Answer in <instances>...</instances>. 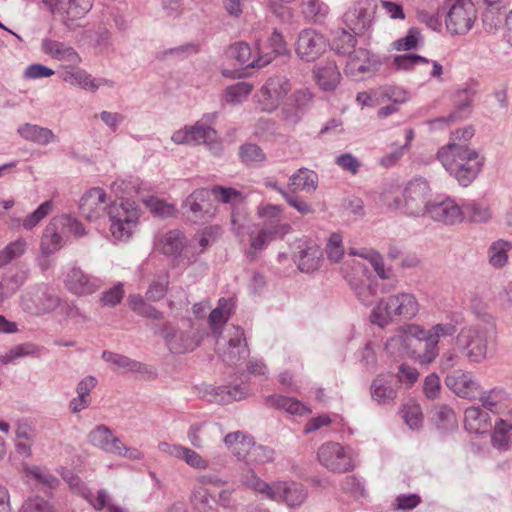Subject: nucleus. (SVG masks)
Instances as JSON below:
<instances>
[{
    "label": "nucleus",
    "mask_w": 512,
    "mask_h": 512,
    "mask_svg": "<svg viewBox=\"0 0 512 512\" xmlns=\"http://www.w3.org/2000/svg\"><path fill=\"white\" fill-rule=\"evenodd\" d=\"M455 332L456 326L451 323L436 324L429 331L419 325L409 324L387 340L385 350L393 357L407 354L421 364H430L438 356L439 338L452 336Z\"/></svg>",
    "instance_id": "1"
},
{
    "label": "nucleus",
    "mask_w": 512,
    "mask_h": 512,
    "mask_svg": "<svg viewBox=\"0 0 512 512\" xmlns=\"http://www.w3.org/2000/svg\"><path fill=\"white\" fill-rule=\"evenodd\" d=\"M437 157L445 170L463 187L469 186L477 178L485 162L484 156L478 151L455 142H449L439 149Z\"/></svg>",
    "instance_id": "2"
},
{
    "label": "nucleus",
    "mask_w": 512,
    "mask_h": 512,
    "mask_svg": "<svg viewBox=\"0 0 512 512\" xmlns=\"http://www.w3.org/2000/svg\"><path fill=\"white\" fill-rule=\"evenodd\" d=\"M419 312V303L412 293L401 292L380 299L371 311L370 321L381 328L388 326L395 317L413 319Z\"/></svg>",
    "instance_id": "3"
},
{
    "label": "nucleus",
    "mask_w": 512,
    "mask_h": 512,
    "mask_svg": "<svg viewBox=\"0 0 512 512\" xmlns=\"http://www.w3.org/2000/svg\"><path fill=\"white\" fill-rule=\"evenodd\" d=\"M431 188L424 178H414L407 183L402 192V198L396 197L394 204L397 209H404L407 214L413 216L426 215L428 206L432 201L428 200Z\"/></svg>",
    "instance_id": "4"
},
{
    "label": "nucleus",
    "mask_w": 512,
    "mask_h": 512,
    "mask_svg": "<svg viewBox=\"0 0 512 512\" xmlns=\"http://www.w3.org/2000/svg\"><path fill=\"white\" fill-rule=\"evenodd\" d=\"M110 231L116 240H127L139 219V210L134 202L121 199L108 207Z\"/></svg>",
    "instance_id": "5"
},
{
    "label": "nucleus",
    "mask_w": 512,
    "mask_h": 512,
    "mask_svg": "<svg viewBox=\"0 0 512 512\" xmlns=\"http://www.w3.org/2000/svg\"><path fill=\"white\" fill-rule=\"evenodd\" d=\"M450 5L446 15L447 30L454 35H465L474 25L476 9L471 0H447Z\"/></svg>",
    "instance_id": "6"
},
{
    "label": "nucleus",
    "mask_w": 512,
    "mask_h": 512,
    "mask_svg": "<svg viewBox=\"0 0 512 512\" xmlns=\"http://www.w3.org/2000/svg\"><path fill=\"white\" fill-rule=\"evenodd\" d=\"M43 4L53 15L61 18L67 29L74 30L80 26L76 21L92 8L93 0H43Z\"/></svg>",
    "instance_id": "7"
},
{
    "label": "nucleus",
    "mask_w": 512,
    "mask_h": 512,
    "mask_svg": "<svg viewBox=\"0 0 512 512\" xmlns=\"http://www.w3.org/2000/svg\"><path fill=\"white\" fill-rule=\"evenodd\" d=\"M488 329L483 326H470L461 330L457 344L465 350L470 362L481 363L487 356Z\"/></svg>",
    "instance_id": "8"
},
{
    "label": "nucleus",
    "mask_w": 512,
    "mask_h": 512,
    "mask_svg": "<svg viewBox=\"0 0 512 512\" xmlns=\"http://www.w3.org/2000/svg\"><path fill=\"white\" fill-rule=\"evenodd\" d=\"M317 457L320 464L331 472L346 473L355 468L351 450L336 442L322 444Z\"/></svg>",
    "instance_id": "9"
},
{
    "label": "nucleus",
    "mask_w": 512,
    "mask_h": 512,
    "mask_svg": "<svg viewBox=\"0 0 512 512\" xmlns=\"http://www.w3.org/2000/svg\"><path fill=\"white\" fill-rule=\"evenodd\" d=\"M161 335L170 352L174 354L191 352L200 344L198 332L190 324L187 329H181L165 322L161 327Z\"/></svg>",
    "instance_id": "10"
},
{
    "label": "nucleus",
    "mask_w": 512,
    "mask_h": 512,
    "mask_svg": "<svg viewBox=\"0 0 512 512\" xmlns=\"http://www.w3.org/2000/svg\"><path fill=\"white\" fill-rule=\"evenodd\" d=\"M290 90L291 84L286 76L276 75L268 78L256 94L261 110L272 112L277 109Z\"/></svg>",
    "instance_id": "11"
},
{
    "label": "nucleus",
    "mask_w": 512,
    "mask_h": 512,
    "mask_svg": "<svg viewBox=\"0 0 512 512\" xmlns=\"http://www.w3.org/2000/svg\"><path fill=\"white\" fill-rule=\"evenodd\" d=\"M359 271L363 274L361 277H351L348 283L354 291L357 299L365 306H370L374 303L375 298L379 292L388 293L395 289V285L380 284L377 280L373 279L370 275H365V269L358 267Z\"/></svg>",
    "instance_id": "12"
},
{
    "label": "nucleus",
    "mask_w": 512,
    "mask_h": 512,
    "mask_svg": "<svg viewBox=\"0 0 512 512\" xmlns=\"http://www.w3.org/2000/svg\"><path fill=\"white\" fill-rule=\"evenodd\" d=\"M183 214L194 222H206L215 215L210 203V192L206 188L193 191L182 204Z\"/></svg>",
    "instance_id": "13"
},
{
    "label": "nucleus",
    "mask_w": 512,
    "mask_h": 512,
    "mask_svg": "<svg viewBox=\"0 0 512 512\" xmlns=\"http://www.w3.org/2000/svg\"><path fill=\"white\" fill-rule=\"evenodd\" d=\"M225 57L234 64L258 69L267 66L273 60V56L263 54V50H258L256 56H253L250 45L244 41H238L229 45L225 50Z\"/></svg>",
    "instance_id": "14"
},
{
    "label": "nucleus",
    "mask_w": 512,
    "mask_h": 512,
    "mask_svg": "<svg viewBox=\"0 0 512 512\" xmlns=\"http://www.w3.org/2000/svg\"><path fill=\"white\" fill-rule=\"evenodd\" d=\"M227 343L220 353L222 360L228 365H234L250 354V349L245 337L244 329L240 326H232L227 330Z\"/></svg>",
    "instance_id": "15"
},
{
    "label": "nucleus",
    "mask_w": 512,
    "mask_h": 512,
    "mask_svg": "<svg viewBox=\"0 0 512 512\" xmlns=\"http://www.w3.org/2000/svg\"><path fill=\"white\" fill-rule=\"evenodd\" d=\"M382 61L379 56L371 54L368 50L359 48L348 57L345 73L355 79L362 74H375L380 70Z\"/></svg>",
    "instance_id": "16"
},
{
    "label": "nucleus",
    "mask_w": 512,
    "mask_h": 512,
    "mask_svg": "<svg viewBox=\"0 0 512 512\" xmlns=\"http://www.w3.org/2000/svg\"><path fill=\"white\" fill-rule=\"evenodd\" d=\"M326 47V39L322 34L313 29H304L298 36L296 53L303 61L311 62L322 55Z\"/></svg>",
    "instance_id": "17"
},
{
    "label": "nucleus",
    "mask_w": 512,
    "mask_h": 512,
    "mask_svg": "<svg viewBox=\"0 0 512 512\" xmlns=\"http://www.w3.org/2000/svg\"><path fill=\"white\" fill-rule=\"evenodd\" d=\"M197 395L210 403L227 404L232 401H239L247 395L246 388L240 385L233 387L213 386L210 384H202L196 387Z\"/></svg>",
    "instance_id": "18"
},
{
    "label": "nucleus",
    "mask_w": 512,
    "mask_h": 512,
    "mask_svg": "<svg viewBox=\"0 0 512 512\" xmlns=\"http://www.w3.org/2000/svg\"><path fill=\"white\" fill-rule=\"evenodd\" d=\"M64 283L68 291L77 296L93 294L102 286V281L99 278L85 273L78 266L70 268L66 274Z\"/></svg>",
    "instance_id": "19"
},
{
    "label": "nucleus",
    "mask_w": 512,
    "mask_h": 512,
    "mask_svg": "<svg viewBox=\"0 0 512 512\" xmlns=\"http://www.w3.org/2000/svg\"><path fill=\"white\" fill-rule=\"evenodd\" d=\"M462 207L452 198L435 199L428 206L426 215L437 222L454 225L463 221Z\"/></svg>",
    "instance_id": "20"
},
{
    "label": "nucleus",
    "mask_w": 512,
    "mask_h": 512,
    "mask_svg": "<svg viewBox=\"0 0 512 512\" xmlns=\"http://www.w3.org/2000/svg\"><path fill=\"white\" fill-rule=\"evenodd\" d=\"M59 77L66 83L79 86L90 92L97 91L103 85L112 86L113 84L105 78H94L87 71L77 68L73 64L63 67L59 72Z\"/></svg>",
    "instance_id": "21"
},
{
    "label": "nucleus",
    "mask_w": 512,
    "mask_h": 512,
    "mask_svg": "<svg viewBox=\"0 0 512 512\" xmlns=\"http://www.w3.org/2000/svg\"><path fill=\"white\" fill-rule=\"evenodd\" d=\"M106 192L100 187L87 191L80 200L79 209L83 217L89 221L98 219L107 209Z\"/></svg>",
    "instance_id": "22"
},
{
    "label": "nucleus",
    "mask_w": 512,
    "mask_h": 512,
    "mask_svg": "<svg viewBox=\"0 0 512 512\" xmlns=\"http://www.w3.org/2000/svg\"><path fill=\"white\" fill-rule=\"evenodd\" d=\"M312 99L313 95L307 88L295 91L290 98V103L282 110L284 120L290 125L297 124L309 109Z\"/></svg>",
    "instance_id": "23"
},
{
    "label": "nucleus",
    "mask_w": 512,
    "mask_h": 512,
    "mask_svg": "<svg viewBox=\"0 0 512 512\" xmlns=\"http://www.w3.org/2000/svg\"><path fill=\"white\" fill-rule=\"evenodd\" d=\"M290 229L291 226L288 223H271L270 225H265V227L258 232L256 237L251 240L247 256L251 260H254L258 251L264 250L276 236L283 237L286 235Z\"/></svg>",
    "instance_id": "24"
},
{
    "label": "nucleus",
    "mask_w": 512,
    "mask_h": 512,
    "mask_svg": "<svg viewBox=\"0 0 512 512\" xmlns=\"http://www.w3.org/2000/svg\"><path fill=\"white\" fill-rule=\"evenodd\" d=\"M307 497V491L303 485L295 482H275L271 499L284 501L288 506L295 507L301 505Z\"/></svg>",
    "instance_id": "25"
},
{
    "label": "nucleus",
    "mask_w": 512,
    "mask_h": 512,
    "mask_svg": "<svg viewBox=\"0 0 512 512\" xmlns=\"http://www.w3.org/2000/svg\"><path fill=\"white\" fill-rule=\"evenodd\" d=\"M22 298L23 301H30L32 303L27 305L28 309H35L37 312L42 313L51 312L59 305V298L42 286L30 287Z\"/></svg>",
    "instance_id": "26"
},
{
    "label": "nucleus",
    "mask_w": 512,
    "mask_h": 512,
    "mask_svg": "<svg viewBox=\"0 0 512 512\" xmlns=\"http://www.w3.org/2000/svg\"><path fill=\"white\" fill-rule=\"evenodd\" d=\"M88 442L93 446L110 454L120 453L121 440L113 435L112 430L106 425H97L87 436Z\"/></svg>",
    "instance_id": "27"
},
{
    "label": "nucleus",
    "mask_w": 512,
    "mask_h": 512,
    "mask_svg": "<svg viewBox=\"0 0 512 512\" xmlns=\"http://www.w3.org/2000/svg\"><path fill=\"white\" fill-rule=\"evenodd\" d=\"M446 386L456 395L462 398H469L478 389V383L474 380L473 375L462 370H455L445 379Z\"/></svg>",
    "instance_id": "28"
},
{
    "label": "nucleus",
    "mask_w": 512,
    "mask_h": 512,
    "mask_svg": "<svg viewBox=\"0 0 512 512\" xmlns=\"http://www.w3.org/2000/svg\"><path fill=\"white\" fill-rule=\"evenodd\" d=\"M474 92L469 88L458 90L455 94L454 109L447 117H439L432 121L436 123H451L465 119L471 112Z\"/></svg>",
    "instance_id": "29"
},
{
    "label": "nucleus",
    "mask_w": 512,
    "mask_h": 512,
    "mask_svg": "<svg viewBox=\"0 0 512 512\" xmlns=\"http://www.w3.org/2000/svg\"><path fill=\"white\" fill-rule=\"evenodd\" d=\"M41 50L44 54L58 61H66L73 65L81 63V57L76 50L63 42L44 38L41 41Z\"/></svg>",
    "instance_id": "30"
},
{
    "label": "nucleus",
    "mask_w": 512,
    "mask_h": 512,
    "mask_svg": "<svg viewBox=\"0 0 512 512\" xmlns=\"http://www.w3.org/2000/svg\"><path fill=\"white\" fill-rule=\"evenodd\" d=\"M397 386L393 376H377L370 387L372 399L383 405L392 403L397 397Z\"/></svg>",
    "instance_id": "31"
},
{
    "label": "nucleus",
    "mask_w": 512,
    "mask_h": 512,
    "mask_svg": "<svg viewBox=\"0 0 512 512\" xmlns=\"http://www.w3.org/2000/svg\"><path fill=\"white\" fill-rule=\"evenodd\" d=\"M190 127V145L204 144L215 155H219L222 146L217 140V132L214 128L200 123Z\"/></svg>",
    "instance_id": "32"
},
{
    "label": "nucleus",
    "mask_w": 512,
    "mask_h": 512,
    "mask_svg": "<svg viewBox=\"0 0 512 512\" xmlns=\"http://www.w3.org/2000/svg\"><path fill=\"white\" fill-rule=\"evenodd\" d=\"M17 133L25 141L39 146H47L57 140V136L51 129L28 122L20 125L17 128Z\"/></svg>",
    "instance_id": "33"
},
{
    "label": "nucleus",
    "mask_w": 512,
    "mask_h": 512,
    "mask_svg": "<svg viewBox=\"0 0 512 512\" xmlns=\"http://www.w3.org/2000/svg\"><path fill=\"white\" fill-rule=\"evenodd\" d=\"M63 232L61 224L57 222V217H54L43 231L40 243V249L43 254H53L63 247L65 243L62 236Z\"/></svg>",
    "instance_id": "34"
},
{
    "label": "nucleus",
    "mask_w": 512,
    "mask_h": 512,
    "mask_svg": "<svg viewBox=\"0 0 512 512\" xmlns=\"http://www.w3.org/2000/svg\"><path fill=\"white\" fill-rule=\"evenodd\" d=\"M344 21L354 34L364 33L370 26L371 14L366 2H358L344 14Z\"/></svg>",
    "instance_id": "35"
},
{
    "label": "nucleus",
    "mask_w": 512,
    "mask_h": 512,
    "mask_svg": "<svg viewBox=\"0 0 512 512\" xmlns=\"http://www.w3.org/2000/svg\"><path fill=\"white\" fill-rule=\"evenodd\" d=\"M314 77L322 90L332 91L340 82L341 74L335 61H327L315 67Z\"/></svg>",
    "instance_id": "36"
},
{
    "label": "nucleus",
    "mask_w": 512,
    "mask_h": 512,
    "mask_svg": "<svg viewBox=\"0 0 512 512\" xmlns=\"http://www.w3.org/2000/svg\"><path fill=\"white\" fill-rule=\"evenodd\" d=\"M464 424L469 432L476 434L484 433L492 427L489 414L477 406L465 410Z\"/></svg>",
    "instance_id": "37"
},
{
    "label": "nucleus",
    "mask_w": 512,
    "mask_h": 512,
    "mask_svg": "<svg viewBox=\"0 0 512 512\" xmlns=\"http://www.w3.org/2000/svg\"><path fill=\"white\" fill-rule=\"evenodd\" d=\"M26 477L31 485L42 490L44 493L59 485V479L44 467L32 466L27 468Z\"/></svg>",
    "instance_id": "38"
},
{
    "label": "nucleus",
    "mask_w": 512,
    "mask_h": 512,
    "mask_svg": "<svg viewBox=\"0 0 512 512\" xmlns=\"http://www.w3.org/2000/svg\"><path fill=\"white\" fill-rule=\"evenodd\" d=\"M318 187V175L307 168H300L289 178V189L295 193L297 191L314 192Z\"/></svg>",
    "instance_id": "39"
},
{
    "label": "nucleus",
    "mask_w": 512,
    "mask_h": 512,
    "mask_svg": "<svg viewBox=\"0 0 512 512\" xmlns=\"http://www.w3.org/2000/svg\"><path fill=\"white\" fill-rule=\"evenodd\" d=\"M512 250V243L505 239L493 241L487 250L488 263L494 269L505 267L509 260V252Z\"/></svg>",
    "instance_id": "40"
},
{
    "label": "nucleus",
    "mask_w": 512,
    "mask_h": 512,
    "mask_svg": "<svg viewBox=\"0 0 512 512\" xmlns=\"http://www.w3.org/2000/svg\"><path fill=\"white\" fill-rule=\"evenodd\" d=\"M234 304L231 299L221 298L218 306L209 315V325L214 335H221L222 328L232 314Z\"/></svg>",
    "instance_id": "41"
},
{
    "label": "nucleus",
    "mask_w": 512,
    "mask_h": 512,
    "mask_svg": "<svg viewBox=\"0 0 512 512\" xmlns=\"http://www.w3.org/2000/svg\"><path fill=\"white\" fill-rule=\"evenodd\" d=\"M185 248L188 252L186 237L179 230H170L161 239V250L165 255L180 257Z\"/></svg>",
    "instance_id": "42"
},
{
    "label": "nucleus",
    "mask_w": 512,
    "mask_h": 512,
    "mask_svg": "<svg viewBox=\"0 0 512 512\" xmlns=\"http://www.w3.org/2000/svg\"><path fill=\"white\" fill-rule=\"evenodd\" d=\"M321 257L322 252L317 245H306L299 251L297 266L301 272H313L319 268Z\"/></svg>",
    "instance_id": "43"
},
{
    "label": "nucleus",
    "mask_w": 512,
    "mask_h": 512,
    "mask_svg": "<svg viewBox=\"0 0 512 512\" xmlns=\"http://www.w3.org/2000/svg\"><path fill=\"white\" fill-rule=\"evenodd\" d=\"M463 220L466 218L471 222H487L491 218L489 206L482 200H468L462 205Z\"/></svg>",
    "instance_id": "44"
},
{
    "label": "nucleus",
    "mask_w": 512,
    "mask_h": 512,
    "mask_svg": "<svg viewBox=\"0 0 512 512\" xmlns=\"http://www.w3.org/2000/svg\"><path fill=\"white\" fill-rule=\"evenodd\" d=\"M276 452L273 448L256 444L252 439V444L247 445V451L245 453V459L248 464H267L274 461Z\"/></svg>",
    "instance_id": "45"
},
{
    "label": "nucleus",
    "mask_w": 512,
    "mask_h": 512,
    "mask_svg": "<svg viewBox=\"0 0 512 512\" xmlns=\"http://www.w3.org/2000/svg\"><path fill=\"white\" fill-rule=\"evenodd\" d=\"M265 404L269 407L285 410L290 414L303 415L308 409L295 398L282 395H270L265 398Z\"/></svg>",
    "instance_id": "46"
},
{
    "label": "nucleus",
    "mask_w": 512,
    "mask_h": 512,
    "mask_svg": "<svg viewBox=\"0 0 512 512\" xmlns=\"http://www.w3.org/2000/svg\"><path fill=\"white\" fill-rule=\"evenodd\" d=\"M102 358L104 361L112 363L118 369H121L125 372H138V373H147L148 368L142 363L133 360L127 356L110 352L103 351Z\"/></svg>",
    "instance_id": "47"
},
{
    "label": "nucleus",
    "mask_w": 512,
    "mask_h": 512,
    "mask_svg": "<svg viewBox=\"0 0 512 512\" xmlns=\"http://www.w3.org/2000/svg\"><path fill=\"white\" fill-rule=\"evenodd\" d=\"M223 441L234 456L242 460L245 459L247 445L252 444V437L242 431H235L228 433Z\"/></svg>",
    "instance_id": "48"
},
{
    "label": "nucleus",
    "mask_w": 512,
    "mask_h": 512,
    "mask_svg": "<svg viewBox=\"0 0 512 512\" xmlns=\"http://www.w3.org/2000/svg\"><path fill=\"white\" fill-rule=\"evenodd\" d=\"M84 497L98 511L106 509L108 512H129L127 508L111 503L104 489L98 490L96 494L89 491Z\"/></svg>",
    "instance_id": "49"
},
{
    "label": "nucleus",
    "mask_w": 512,
    "mask_h": 512,
    "mask_svg": "<svg viewBox=\"0 0 512 512\" xmlns=\"http://www.w3.org/2000/svg\"><path fill=\"white\" fill-rule=\"evenodd\" d=\"M219 230L220 229L217 226H210L204 228L195 236L194 241H197L200 250L196 253L193 252L191 256L187 255V251L185 252L183 258L187 259L188 264L193 263L197 259V256L203 253L211 245V243L215 241L219 234Z\"/></svg>",
    "instance_id": "50"
},
{
    "label": "nucleus",
    "mask_w": 512,
    "mask_h": 512,
    "mask_svg": "<svg viewBox=\"0 0 512 512\" xmlns=\"http://www.w3.org/2000/svg\"><path fill=\"white\" fill-rule=\"evenodd\" d=\"M128 302L133 312L141 317L157 320L163 318V313L148 304L139 294L130 295Z\"/></svg>",
    "instance_id": "51"
},
{
    "label": "nucleus",
    "mask_w": 512,
    "mask_h": 512,
    "mask_svg": "<svg viewBox=\"0 0 512 512\" xmlns=\"http://www.w3.org/2000/svg\"><path fill=\"white\" fill-rule=\"evenodd\" d=\"M512 430V424L503 419L495 422L494 431L491 435V443L494 448L500 451H506L509 448L510 438L508 433Z\"/></svg>",
    "instance_id": "52"
},
{
    "label": "nucleus",
    "mask_w": 512,
    "mask_h": 512,
    "mask_svg": "<svg viewBox=\"0 0 512 512\" xmlns=\"http://www.w3.org/2000/svg\"><path fill=\"white\" fill-rule=\"evenodd\" d=\"M433 420L438 428L448 430L457 426L455 413L448 405H437L433 409Z\"/></svg>",
    "instance_id": "53"
},
{
    "label": "nucleus",
    "mask_w": 512,
    "mask_h": 512,
    "mask_svg": "<svg viewBox=\"0 0 512 512\" xmlns=\"http://www.w3.org/2000/svg\"><path fill=\"white\" fill-rule=\"evenodd\" d=\"M209 192L210 196H214L218 202L223 204L236 205L243 199L242 192L232 187L215 185Z\"/></svg>",
    "instance_id": "54"
},
{
    "label": "nucleus",
    "mask_w": 512,
    "mask_h": 512,
    "mask_svg": "<svg viewBox=\"0 0 512 512\" xmlns=\"http://www.w3.org/2000/svg\"><path fill=\"white\" fill-rule=\"evenodd\" d=\"M39 352V347L34 343H22L13 346L7 353L0 355V362L2 364H9L14 360L26 356H33Z\"/></svg>",
    "instance_id": "55"
},
{
    "label": "nucleus",
    "mask_w": 512,
    "mask_h": 512,
    "mask_svg": "<svg viewBox=\"0 0 512 512\" xmlns=\"http://www.w3.org/2000/svg\"><path fill=\"white\" fill-rule=\"evenodd\" d=\"M53 209V201L47 200L40 204L36 210H34L32 213L28 214L23 220H22V227L30 231L34 227H36L45 217H47Z\"/></svg>",
    "instance_id": "56"
},
{
    "label": "nucleus",
    "mask_w": 512,
    "mask_h": 512,
    "mask_svg": "<svg viewBox=\"0 0 512 512\" xmlns=\"http://www.w3.org/2000/svg\"><path fill=\"white\" fill-rule=\"evenodd\" d=\"M27 243L23 238H18L9 243L0 251V267L9 264L12 260L24 254Z\"/></svg>",
    "instance_id": "57"
},
{
    "label": "nucleus",
    "mask_w": 512,
    "mask_h": 512,
    "mask_svg": "<svg viewBox=\"0 0 512 512\" xmlns=\"http://www.w3.org/2000/svg\"><path fill=\"white\" fill-rule=\"evenodd\" d=\"M506 399V391L498 387L482 392L479 398L482 406L491 412H495L498 408V405Z\"/></svg>",
    "instance_id": "58"
},
{
    "label": "nucleus",
    "mask_w": 512,
    "mask_h": 512,
    "mask_svg": "<svg viewBox=\"0 0 512 512\" xmlns=\"http://www.w3.org/2000/svg\"><path fill=\"white\" fill-rule=\"evenodd\" d=\"M252 91V85L247 82H238L225 89L224 100L230 104L241 103Z\"/></svg>",
    "instance_id": "59"
},
{
    "label": "nucleus",
    "mask_w": 512,
    "mask_h": 512,
    "mask_svg": "<svg viewBox=\"0 0 512 512\" xmlns=\"http://www.w3.org/2000/svg\"><path fill=\"white\" fill-rule=\"evenodd\" d=\"M355 45V36L346 30H342L341 33L333 40L332 49L337 54L347 55L349 57L352 52L357 50L355 49Z\"/></svg>",
    "instance_id": "60"
},
{
    "label": "nucleus",
    "mask_w": 512,
    "mask_h": 512,
    "mask_svg": "<svg viewBox=\"0 0 512 512\" xmlns=\"http://www.w3.org/2000/svg\"><path fill=\"white\" fill-rule=\"evenodd\" d=\"M178 459L183 460L188 466L197 470H206L209 468V461L203 458L196 451L182 446L177 457Z\"/></svg>",
    "instance_id": "61"
},
{
    "label": "nucleus",
    "mask_w": 512,
    "mask_h": 512,
    "mask_svg": "<svg viewBox=\"0 0 512 512\" xmlns=\"http://www.w3.org/2000/svg\"><path fill=\"white\" fill-rule=\"evenodd\" d=\"M242 480L247 487L262 493L271 499V494L274 490V483H266L260 479L253 470H249L246 474H244Z\"/></svg>",
    "instance_id": "62"
},
{
    "label": "nucleus",
    "mask_w": 512,
    "mask_h": 512,
    "mask_svg": "<svg viewBox=\"0 0 512 512\" xmlns=\"http://www.w3.org/2000/svg\"><path fill=\"white\" fill-rule=\"evenodd\" d=\"M500 7L494 6V7H488L483 13L482 16V22H483V28L486 32L490 34H495L501 24H502V16L499 12Z\"/></svg>",
    "instance_id": "63"
},
{
    "label": "nucleus",
    "mask_w": 512,
    "mask_h": 512,
    "mask_svg": "<svg viewBox=\"0 0 512 512\" xmlns=\"http://www.w3.org/2000/svg\"><path fill=\"white\" fill-rule=\"evenodd\" d=\"M376 94H379V97H381V102L384 100H390L394 104H401L409 100V93L397 86H383L380 87Z\"/></svg>",
    "instance_id": "64"
}]
</instances>
